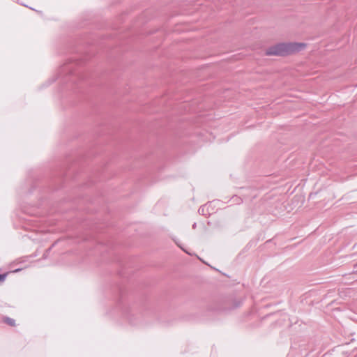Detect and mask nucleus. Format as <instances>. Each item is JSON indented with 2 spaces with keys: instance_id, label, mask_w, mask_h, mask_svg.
<instances>
[{
  "instance_id": "obj_1",
  "label": "nucleus",
  "mask_w": 357,
  "mask_h": 357,
  "mask_svg": "<svg viewBox=\"0 0 357 357\" xmlns=\"http://www.w3.org/2000/svg\"><path fill=\"white\" fill-rule=\"evenodd\" d=\"M306 47L303 43H281L273 45L265 50L267 56H286L296 54Z\"/></svg>"
},
{
  "instance_id": "obj_2",
  "label": "nucleus",
  "mask_w": 357,
  "mask_h": 357,
  "mask_svg": "<svg viewBox=\"0 0 357 357\" xmlns=\"http://www.w3.org/2000/svg\"><path fill=\"white\" fill-rule=\"evenodd\" d=\"M6 321H7L8 324H9L11 326H14L15 325V321L11 319H8Z\"/></svg>"
},
{
  "instance_id": "obj_3",
  "label": "nucleus",
  "mask_w": 357,
  "mask_h": 357,
  "mask_svg": "<svg viewBox=\"0 0 357 357\" xmlns=\"http://www.w3.org/2000/svg\"><path fill=\"white\" fill-rule=\"evenodd\" d=\"M6 277V274L0 275V282L3 281Z\"/></svg>"
},
{
  "instance_id": "obj_4",
  "label": "nucleus",
  "mask_w": 357,
  "mask_h": 357,
  "mask_svg": "<svg viewBox=\"0 0 357 357\" xmlns=\"http://www.w3.org/2000/svg\"><path fill=\"white\" fill-rule=\"evenodd\" d=\"M355 267L357 268V263L355 264Z\"/></svg>"
}]
</instances>
